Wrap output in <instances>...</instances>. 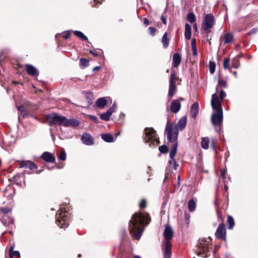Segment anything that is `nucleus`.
Instances as JSON below:
<instances>
[{
    "label": "nucleus",
    "mask_w": 258,
    "mask_h": 258,
    "mask_svg": "<svg viewBox=\"0 0 258 258\" xmlns=\"http://www.w3.org/2000/svg\"><path fill=\"white\" fill-rule=\"evenodd\" d=\"M96 2H97L98 3H101L100 0H94V3H93V6H95V3Z\"/></svg>",
    "instance_id": "56"
},
{
    "label": "nucleus",
    "mask_w": 258,
    "mask_h": 258,
    "mask_svg": "<svg viewBox=\"0 0 258 258\" xmlns=\"http://www.w3.org/2000/svg\"><path fill=\"white\" fill-rule=\"evenodd\" d=\"M215 235L218 238L225 240L226 229L223 223H221L219 225L216 231Z\"/></svg>",
    "instance_id": "11"
},
{
    "label": "nucleus",
    "mask_w": 258,
    "mask_h": 258,
    "mask_svg": "<svg viewBox=\"0 0 258 258\" xmlns=\"http://www.w3.org/2000/svg\"><path fill=\"white\" fill-rule=\"evenodd\" d=\"M188 208L190 212H193L196 208V203L193 200H190L188 203Z\"/></svg>",
    "instance_id": "26"
},
{
    "label": "nucleus",
    "mask_w": 258,
    "mask_h": 258,
    "mask_svg": "<svg viewBox=\"0 0 258 258\" xmlns=\"http://www.w3.org/2000/svg\"><path fill=\"white\" fill-rule=\"evenodd\" d=\"M74 33L76 36L81 38L82 39L85 40H88L87 37L85 36L82 32L80 31H75Z\"/></svg>",
    "instance_id": "28"
},
{
    "label": "nucleus",
    "mask_w": 258,
    "mask_h": 258,
    "mask_svg": "<svg viewBox=\"0 0 258 258\" xmlns=\"http://www.w3.org/2000/svg\"><path fill=\"white\" fill-rule=\"evenodd\" d=\"M41 158L45 161L50 163H54L55 161V157L47 152L43 153V154L41 155Z\"/></svg>",
    "instance_id": "16"
},
{
    "label": "nucleus",
    "mask_w": 258,
    "mask_h": 258,
    "mask_svg": "<svg viewBox=\"0 0 258 258\" xmlns=\"http://www.w3.org/2000/svg\"><path fill=\"white\" fill-rule=\"evenodd\" d=\"M216 64L213 61H210L209 62V70L211 74H213L215 71Z\"/></svg>",
    "instance_id": "31"
},
{
    "label": "nucleus",
    "mask_w": 258,
    "mask_h": 258,
    "mask_svg": "<svg viewBox=\"0 0 258 258\" xmlns=\"http://www.w3.org/2000/svg\"><path fill=\"white\" fill-rule=\"evenodd\" d=\"M107 104V101L104 97L100 98L96 102V106L100 108H104Z\"/></svg>",
    "instance_id": "20"
},
{
    "label": "nucleus",
    "mask_w": 258,
    "mask_h": 258,
    "mask_svg": "<svg viewBox=\"0 0 258 258\" xmlns=\"http://www.w3.org/2000/svg\"><path fill=\"white\" fill-rule=\"evenodd\" d=\"M49 124L53 126L55 124L62 125L65 127L70 126H76L79 124V121L73 118L67 119L66 117L52 113L46 115Z\"/></svg>",
    "instance_id": "3"
},
{
    "label": "nucleus",
    "mask_w": 258,
    "mask_h": 258,
    "mask_svg": "<svg viewBox=\"0 0 258 258\" xmlns=\"http://www.w3.org/2000/svg\"><path fill=\"white\" fill-rule=\"evenodd\" d=\"M151 221L148 214L135 213L129 223V230L133 236L136 239L141 238L144 231V226Z\"/></svg>",
    "instance_id": "1"
},
{
    "label": "nucleus",
    "mask_w": 258,
    "mask_h": 258,
    "mask_svg": "<svg viewBox=\"0 0 258 258\" xmlns=\"http://www.w3.org/2000/svg\"><path fill=\"white\" fill-rule=\"evenodd\" d=\"M211 106L215 111L211 116L212 122L214 125H219L223 121V110L221 102L216 93L212 95Z\"/></svg>",
    "instance_id": "2"
},
{
    "label": "nucleus",
    "mask_w": 258,
    "mask_h": 258,
    "mask_svg": "<svg viewBox=\"0 0 258 258\" xmlns=\"http://www.w3.org/2000/svg\"><path fill=\"white\" fill-rule=\"evenodd\" d=\"M181 4H186V0H181Z\"/></svg>",
    "instance_id": "58"
},
{
    "label": "nucleus",
    "mask_w": 258,
    "mask_h": 258,
    "mask_svg": "<svg viewBox=\"0 0 258 258\" xmlns=\"http://www.w3.org/2000/svg\"><path fill=\"white\" fill-rule=\"evenodd\" d=\"M169 42V39L167 37V33H165L162 38V43L164 48L168 47Z\"/></svg>",
    "instance_id": "23"
},
{
    "label": "nucleus",
    "mask_w": 258,
    "mask_h": 258,
    "mask_svg": "<svg viewBox=\"0 0 258 258\" xmlns=\"http://www.w3.org/2000/svg\"><path fill=\"white\" fill-rule=\"evenodd\" d=\"M233 74L234 75V76H235V77H236V72H234L233 73Z\"/></svg>",
    "instance_id": "63"
},
{
    "label": "nucleus",
    "mask_w": 258,
    "mask_h": 258,
    "mask_svg": "<svg viewBox=\"0 0 258 258\" xmlns=\"http://www.w3.org/2000/svg\"><path fill=\"white\" fill-rule=\"evenodd\" d=\"M178 111L180 110V104H179V103L178 102Z\"/></svg>",
    "instance_id": "61"
},
{
    "label": "nucleus",
    "mask_w": 258,
    "mask_h": 258,
    "mask_svg": "<svg viewBox=\"0 0 258 258\" xmlns=\"http://www.w3.org/2000/svg\"><path fill=\"white\" fill-rule=\"evenodd\" d=\"M227 82L226 81L223 80H219L218 81V85L221 87H226Z\"/></svg>",
    "instance_id": "37"
},
{
    "label": "nucleus",
    "mask_w": 258,
    "mask_h": 258,
    "mask_svg": "<svg viewBox=\"0 0 258 258\" xmlns=\"http://www.w3.org/2000/svg\"><path fill=\"white\" fill-rule=\"evenodd\" d=\"M81 140L84 144L88 146L92 145L94 144L92 137L87 133H84L82 135Z\"/></svg>",
    "instance_id": "13"
},
{
    "label": "nucleus",
    "mask_w": 258,
    "mask_h": 258,
    "mask_svg": "<svg viewBox=\"0 0 258 258\" xmlns=\"http://www.w3.org/2000/svg\"><path fill=\"white\" fill-rule=\"evenodd\" d=\"M161 19L163 23H164V24H166V19L165 17L164 16H162L161 17Z\"/></svg>",
    "instance_id": "48"
},
{
    "label": "nucleus",
    "mask_w": 258,
    "mask_h": 258,
    "mask_svg": "<svg viewBox=\"0 0 258 258\" xmlns=\"http://www.w3.org/2000/svg\"><path fill=\"white\" fill-rule=\"evenodd\" d=\"M58 158L60 160L64 161L66 159V154L64 150L61 151L58 155Z\"/></svg>",
    "instance_id": "34"
},
{
    "label": "nucleus",
    "mask_w": 258,
    "mask_h": 258,
    "mask_svg": "<svg viewBox=\"0 0 258 258\" xmlns=\"http://www.w3.org/2000/svg\"><path fill=\"white\" fill-rule=\"evenodd\" d=\"M20 167H28L30 169L32 170L36 168L37 166L34 163L32 162V161L27 160L21 162L20 163Z\"/></svg>",
    "instance_id": "15"
},
{
    "label": "nucleus",
    "mask_w": 258,
    "mask_h": 258,
    "mask_svg": "<svg viewBox=\"0 0 258 258\" xmlns=\"http://www.w3.org/2000/svg\"><path fill=\"white\" fill-rule=\"evenodd\" d=\"M86 97L87 98H88L89 99V100L88 101V102L90 104H91L92 102V98L93 97V95L91 93H88V94H87Z\"/></svg>",
    "instance_id": "43"
},
{
    "label": "nucleus",
    "mask_w": 258,
    "mask_h": 258,
    "mask_svg": "<svg viewBox=\"0 0 258 258\" xmlns=\"http://www.w3.org/2000/svg\"><path fill=\"white\" fill-rule=\"evenodd\" d=\"M144 23L145 25L147 26L149 24V21L147 19L145 18L144 20Z\"/></svg>",
    "instance_id": "51"
},
{
    "label": "nucleus",
    "mask_w": 258,
    "mask_h": 258,
    "mask_svg": "<svg viewBox=\"0 0 258 258\" xmlns=\"http://www.w3.org/2000/svg\"><path fill=\"white\" fill-rule=\"evenodd\" d=\"M99 69H100L99 67H96L95 68H94L93 70L96 71V70H99Z\"/></svg>",
    "instance_id": "57"
},
{
    "label": "nucleus",
    "mask_w": 258,
    "mask_h": 258,
    "mask_svg": "<svg viewBox=\"0 0 258 258\" xmlns=\"http://www.w3.org/2000/svg\"><path fill=\"white\" fill-rule=\"evenodd\" d=\"M178 64H179L180 63V59H181V58L179 55H178Z\"/></svg>",
    "instance_id": "59"
},
{
    "label": "nucleus",
    "mask_w": 258,
    "mask_h": 258,
    "mask_svg": "<svg viewBox=\"0 0 258 258\" xmlns=\"http://www.w3.org/2000/svg\"><path fill=\"white\" fill-rule=\"evenodd\" d=\"M226 96V93L225 92V91H224L223 90H221L220 91V98L218 97V98L219 99L220 101H221V100H222Z\"/></svg>",
    "instance_id": "38"
},
{
    "label": "nucleus",
    "mask_w": 258,
    "mask_h": 258,
    "mask_svg": "<svg viewBox=\"0 0 258 258\" xmlns=\"http://www.w3.org/2000/svg\"><path fill=\"white\" fill-rule=\"evenodd\" d=\"M210 243L211 239L210 238L206 240H200L197 249V254L204 258L207 257V253L209 252V246Z\"/></svg>",
    "instance_id": "8"
},
{
    "label": "nucleus",
    "mask_w": 258,
    "mask_h": 258,
    "mask_svg": "<svg viewBox=\"0 0 258 258\" xmlns=\"http://www.w3.org/2000/svg\"><path fill=\"white\" fill-rule=\"evenodd\" d=\"M225 172H226V171L224 170H223L222 172V176L224 179L225 178Z\"/></svg>",
    "instance_id": "55"
},
{
    "label": "nucleus",
    "mask_w": 258,
    "mask_h": 258,
    "mask_svg": "<svg viewBox=\"0 0 258 258\" xmlns=\"http://www.w3.org/2000/svg\"><path fill=\"white\" fill-rule=\"evenodd\" d=\"M177 143H176L173 146L169 154L170 160L168 161L169 166L170 169L176 170L177 169L176 161L174 159V157L176 152V147Z\"/></svg>",
    "instance_id": "10"
},
{
    "label": "nucleus",
    "mask_w": 258,
    "mask_h": 258,
    "mask_svg": "<svg viewBox=\"0 0 258 258\" xmlns=\"http://www.w3.org/2000/svg\"><path fill=\"white\" fill-rule=\"evenodd\" d=\"M191 45V46H196V40L195 38L192 39Z\"/></svg>",
    "instance_id": "49"
},
{
    "label": "nucleus",
    "mask_w": 258,
    "mask_h": 258,
    "mask_svg": "<svg viewBox=\"0 0 258 258\" xmlns=\"http://www.w3.org/2000/svg\"><path fill=\"white\" fill-rule=\"evenodd\" d=\"M134 258H141V257L140 256H135L134 257Z\"/></svg>",
    "instance_id": "62"
},
{
    "label": "nucleus",
    "mask_w": 258,
    "mask_h": 258,
    "mask_svg": "<svg viewBox=\"0 0 258 258\" xmlns=\"http://www.w3.org/2000/svg\"><path fill=\"white\" fill-rule=\"evenodd\" d=\"M225 190H227L228 189V186L226 185H225Z\"/></svg>",
    "instance_id": "60"
},
{
    "label": "nucleus",
    "mask_w": 258,
    "mask_h": 258,
    "mask_svg": "<svg viewBox=\"0 0 258 258\" xmlns=\"http://www.w3.org/2000/svg\"><path fill=\"white\" fill-rule=\"evenodd\" d=\"M170 110L174 113L177 112V101L176 100L172 102L170 106Z\"/></svg>",
    "instance_id": "27"
},
{
    "label": "nucleus",
    "mask_w": 258,
    "mask_h": 258,
    "mask_svg": "<svg viewBox=\"0 0 258 258\" xmlns=\"http://www.w3.org/2000/svg\"><path fill=\"white\" fill-rule=\"evenodd\" d=\"M18 108L19 110L21 111V112H23L24 111V107L23 105L20 106L18 107Z\"/></svg>",
    "instance_id": "50"
},
{
    "label": "nucleus",
    "mask_w": 258,
    "mask_h": 258,
    "mask_svg": "<svg viewBox=\"0 0 258 258\" xmlns=\"http://www.w3.org/2000/svg\"><path fill=\"white\" fill-rule=\"evenodd\" d=\"M214 24V18L213 15L209 14L206 15L203 24V29L206 31H209Z\"/></svg>",
    "instance_id": "9"
},
{
    "label": "nucleus",
    "mask_w": 258,
    "mask_h": 258,
    "mask_svg": "<svg viewBox=\"0 0 258 258\" xmlns=\"http://www.w3.org/2000/svg\"><path fill=\"white\" fill-rule=\"evenodd\" d=\"M81 254H78V257H81Z\"/></svg>",
    "instance_id": "64"
},
{
    "label": "nucleus",
    "mask_w": 258,
    "mask_h": 258,
    "mask_svg": "<svg viewBox=\"0 0 258 258\" xmlns=\"http://www.w3.org/2000/svg\"><path fill=\"white\" fill-rule=\"evenodd\" d=\"M144 132V140L146 143H149L150 146H157L159 144V140L157 137L156 132L153 128L147 127Z\"/></svg>",
    "instance_id": "6"
},
{
    "label": "nucleus",
    "mask_w": 258,
    "mask_h": 258,
    "mask_svg": "<svg viewBox=\"0 0 258 258\" xmlns=\"http://www.w3.org/2000/svg\"><path fill=\"white\" fill-rule=\"evenodd\" d=\"M184 36L187 40L191 38V27L188 24H186L185 26Z\"/></svg>",
    "instance_id": "21"
},
{
    "label": "nucleus",
    "mask_w": 258,
    "mask_h": 258,
    "mask_svg": "<svg viewBox=\"0 0 258 258\" xmlns=\"http://www.w3.org/2000/svg\"><path fill=\"white\" fill-rule=\"evenodd\" d=\"M89 118L92 120L93 121H94V122H97V121H98V118L95 116H94V115H89Z\"/></svg>",
    "instance_id": "45"
},
{
    "label": "nucleus",
    "mask_w": 258,
    "mask_h": 258,
    "mask_svg": "<svg viewBox=\"0 0 258 258\" xmlns=\"http://www.w3.org/2000/svg\"><path fill=\"white\" fill-rule=\"evenodd\" d=\"M26 71L27 73L32 76H35L38 75V71L33 66L29 64H27L26 65Z\"/></svg>",
    "instance_id": "14"
},
{
    "label": "nucleus",
    "mask_w": 258,
    "mask_h": 258,
    "mask_svg": "<svg viewBox=\"0 0 258 258\" xmlns=\"http://www.w3.org/2000/svg\"><path fill=\"white\" fill-rule=\"evenodd\" d=\"M187 118L185 116L182 117L178 120V131H182L186 124Z\"/></svg>",
    "instance_id": "19"
},
{
    "label": "nucleus",
    "mask_w": 258,
    "mask_h": 258,
    "mask_svg": "<svg viewBox=\"0 0 258 258\" xmlns=\"http://www.w3.org/2000/svg\"><path fill=\"white\" fill-rule=\"evenodd\" d=\"M210 140L208 138H203L201 142V146L204 149H208Z\"/></svg>",
    "instance_id": "24"
},
{
    "label": "nucleus",
    "mask_w": 258,
    "mask_h": 258,
    "mask_svg": "<svg viewBox=\"0 0 258 258\" xmlns=\"http://www.w3.org/2000/svg\"><path fill=\"white\" fill-rule=\"evenodd\" d=\"M211 146L214 149H216L215 143L214 140H212L211 141Z\"/></svg>",
    "instance_id": "46"
},
{
    "label": "nucleus",
    "mask_w": 258,
    "mask_h": 258,
    "mask_svg": "<svg viewBox=\"0 0 258 258\" xmlns=\"http://www.w3.org/2000/svg\"><path fill=\"white\" fill-rule=\"evenodd\" d=\"M159 150L162 153H167L168 151V148L166 145H162L159 147Z\"/></svg>",
    "instance_id": "32"
},
{
    "label": "nucleus",
    "mask_w": 258,
    "mask_h": 258,
    "mask_svg": "<svg viewBox=\"0 0 258 258\" xmlns=\"http://www.w3.org/2000/svg\"><path fill=\"white\" fill-rule=\"evenodd\" d=\"M229 62H230V59L228 58H226L224 60L223 62V67L224 69H229Z\"/></svg>",
    "instance_id": "33"
},
{
    "label": "nucleus",
    "mask_w": 258,
    "mask_h": 258,
    "mask_svg": "<svg viewBox=\"0 0 258 258\" xmlns=\"http://www.w3.org/2000/svg\"><path fill=\"white\" fill-rule=\"evenodd\" d=\"M170 88L169 90V96L170 97H172L174 94V90L175 89V75L172 74L170 79Z\"/></svg>",
    "instance_id": "12"
},
{
    "label": "nucleus",
    "mask_w": 258,
    "mask_h": 258,
    "mask_svg": "<svg viewBox=\"0 0 258 258\" xmlns=\"http://www.w3.org/2000/svg\"><path fill=\"white\" fill-rule=\"evenodd\" d=\"M102 139L106 142L111 143L115 141L114 138L110 134H104L101 135Z\"/></svg>",
    "instance_id": "18"
},
{
    "label": "nucleus",
    "mask_w": 258,
    "mask_h": 258,
    "mask_svg": "<svg viewBox=\"0 0 258 258\" xmlns=\"http://www.w3.org/2000/svg\"><path fill=\"white\" fill-rule=\"evenodd\" d=\"M149 30L151 35H154L156 32V29L154 27H150L149 28Z\"/></svg>",
    "instance_id": "44"
},
{
    "label": "nucleus",
    "mask_w": 258,
    "mask_h": 258,
    "mask_svg": "<svg viewBox=\"0 0 258 258\" xmlns=\"http://www.w3.org/2000/svg\"><path fill=\"white\" fill-rule=\"evenodd\" d=\"M70 32L69 31H66V33H65V35L64 36V37L67 39L68 38H70Z\"/></svg>",
    "instance_id": "47"
},
{
    "label": "nucleus",
    "mask_w": 258,
    "mask_h": 258,
    "mask_svg": "<svg viewBox=\"0 0 258 258\" xmlns=\"http://www.w3.org/2000/svg\"><path fill=\"white\" fill-rule=\"evenodd\" d=\"M232 66L235 68H238L239 66V63L237 59L233 60V61L232 62Z\"/></svg>",
    "instance_id": "42"
},
{
    "label": "nucleus",
    "mask_w": 258,
    "mask_h": 258,
    "mask_svg": "<svg viewBox=\"0 0 258 258\" xmlns=\"http://www.w3.org/2000/svg\"><path fill=\"white\" fill-rule=\"evenodd\" d=\"M165 133L168 141L170 142H174L177 138V124L175 123H170L169 120H168Z\"/></svg>",
    "instance_id": "7"
},
{
    "label": "nucleus",
    "mask_w": 258,
    "mask_h": 258,
    "mask_svg": "<svg viewBox=\"0 0 258 258\" xmlns=\"http://www.w3.org/2000/svg\"><path fill=\"white\" fill-rule=\"evenodd\" d=\"M191 113L194 117H196L199 112V104L195 102L191 106Z\"/></svg>",
    "instance_id": "22"
},
{
    "label": "nucleus",
    "mask_w": 258,
    "mask_h": 258,
    "mask_svg": "<svg viewBox=\"0 0 258 258\" xmlns=\"http://www.w3.org/2000/svg\"><path fill=\"white\" fill-rule=\"evenodd\" d=\"M227 222L228 223V229H232L234 225V221L233 218L229 216L227 218Z\"/></svg>",
    "instance_id": "29"
},
{
    "label": "nucleus",
    "mask_w": 258,
    "mask_h": 258,
    "mask_svg": "<svg viewBox=\"0 0 258 258\" xmlns=\"http://www.w3.org/2000/svg\"><path fill=\"white\" fill-rule=\"evenodd\" d=\"M233 35L231 33H227L224 35V36L220 38V42L221 43L223 42L224 44L229 43L233 41Z\"/></svg>",
    "instance_id": "17"
},
{
    "label": "nucleus",
    "mask_w": 258,
    "mask_h": 258,
    "mask_svg": "<svg viewBox=\"0 0 258 258\" xmlns=\"http://www.w3.org/2000/svg\"><path fill=\"white\" fill-rule=\"evenodd\" d=\"M90 53L91 54H92L94 56H97L98 55V54L95 51H93V50H90Z\"/></svg>",
    "instance_id": "52"
},
{
    "label": "nucleus",
    "mask_w": 258,
    "mask_h": 258,
    "mask_svg": "<svg viewBox=\"0 0 258 258\" xmlns=\"http://www.w3.org/2000/svg\"><path fill=\"white\" fill-rule=\"evenodd\" d=\"M111 114H112L107 110L106 112L101 114L100 117L101 119L104 121H108Z\"/></svg>",
    "instance_id": "25"
},
{
    "label": "nucleus",
    "mask_w": 258,
    "mask_h": 258,
    "mask_svg": "<svg viewBox=\"0 0 258 258\" xmlns=\"http://www.w3.org/2000/svg\"><path fill=\"white\" fill-rule=\"evenodd\" d=\"M173 61V66L175 68L177 67V53L174 54Z\"/></svg>",
    "instance_id": "36"
},
{
    "label": "nucleus",
    "mask_w": 258,
    "mask_h": 258,
    "mask_svg": "<svg viewBox=\"0 0 258 258\" xmlns=\"http://www.w3.org/2000/svg\"><path fill=\"white\" fill-rule=\"evenodd\" d=\"M188 21L192 23L196 21L195 15L193 13H189L187 15Z\"/></svg>",
    "instance_id": "30"
},
{
    "label": "nucleus",
    "mask_w": 258,
    "mask_h": 258,
    "mask_svg": "<svg viewBox=\"0 0 258 258\" xmlns=\"http://www.w3.org/2000/svg\"><path fill=\"white\" fill-rule=\"evenodd\" d=\"M116 105L115 103H114L112 105V106H111V108H110L108 110L112 114L114 112H115V109H116Z\"/></svg>",
    "instance_id": "39"
},
{
    "label": "nucleus",
    "mask_w": 258,
    "mask_h": 258,
    "mask_svg": "<svg viewBox=\"0 0 258 258\" xmlns=\"http://www.w3.org/2000/svg\"><path fill=\"white\" fill-rule=\"evenodd\" d=\"M193 27L196 31H197L198 30V26H197V24L196 23L194 24Z\"/></svg>",
    "instance_id": "54"
},
{
    "label": "nucleus",
    "mask_w": 258,
    "mask_h": 258,
    "mask_svg": "<svg viewBox=\"0 0 258 258\" xmlns=\"http://www.w3.org/2000/svg\"><path fill=\"white\" fill-rule=\"evenodd\" d=\"M80 63L82 66L84 67H87L89 65V61L86 58H81L80 59Z\"/></svg>",
    "instance_id": "35"
},
{
    "label": "nucleus",
    "mask_w": 258,
    "mask_h": 258,
    "mask_svg": "<svg viewBox=\"0 0 258 258\" xmlns=\"http://www.w3.org/2000/svg\"><path fill=\"white\" fill-rule=\"evenodd\" d=\"M191 49L192 51V54L194 56H197L198 55V51L197 49V46H191Z\"/></svg>",
    "instance_id": "40"
},
{
    "label": "nucleus",
    "mask_w": 258,
    "mask_h": 258,
    "mask_svg": "<svg viewBox=\"0 0 258 258\" xmlns=\"http://www.w3.org/2000/svg\"><path fill=\"white\" fill-rule=\"evenodd\" d=\"M146 206V201L145 200H142L139 205L141 208H144Z\"/></svg>",
    "instance_id": "41"
},
{
    "label": "nucleus",
    "mask_w": 258,
    "mask_h": 258,
    "mask_svg": "<svg viewBox=\"0 0 258 258\" xmlns=\"http://www.w3.org/2000/svg\"><path fill=\"white\" fill-rule=\"evenodd\" d=\"M164 237L166 239L165 245L164 248V253L165 258L171 257V244L170 240L173 237L172 228L166 226L165 228L164 233Z\"/></svg>",
    "instance_id": "4"
},
{
    "label": "nucleus",
    "mask_w": 258,
    "mask_h": 258,
    "mask_svg": "<svg viewBox=\"0 0 258 258\" xmlns=\"http://www.w3.org/2000/svg\"><path fill=\"white\" fill-rule=\"evenodd\" d=\"M14 254L15 255H17V256H18V257H20V253L19 251H15L14 252Z\"/></svg>",
    "instance_id": "53"
},
{
    "label": "nucleus",
    "mask_w": 258,
    "mask_h": 258,
    "mask_svg": "<svg viewBox=\"0 0 258 258\" xmlns=\"http://www.w3.org/2000/svg\"><path fill=\"white\" fill-rule=\"evenodd\" d=\"M56 224L61 228H66L69 226V216L66 207L62 206L56 215Z\"/></svg>",
    "instance_id": "5"
}]
</instances>
